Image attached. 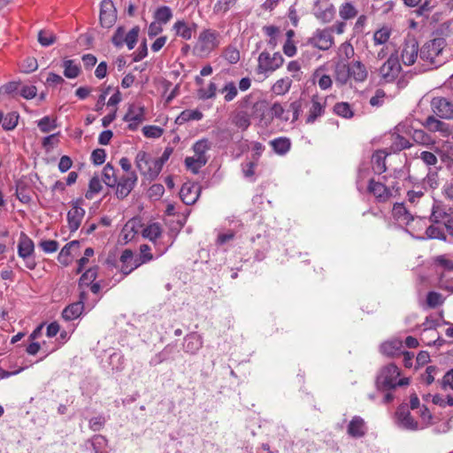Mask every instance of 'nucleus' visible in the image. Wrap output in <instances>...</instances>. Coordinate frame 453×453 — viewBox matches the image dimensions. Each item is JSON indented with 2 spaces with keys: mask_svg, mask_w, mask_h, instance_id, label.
I'll return each instance as SVG.
<instances>
[{
  "mask_svg": "<svg viewBox=\"0 0 453 453\" xmlns=\"http://www.w3.org/2000/svg\"><path fill=\"white\" fill-rule=\"evenodd\" d=\"M393 216L399 221L410 225L411 221L414 220V217L405 208L404 204L396 203L393 206Z\"/></svg>",
  "mask_w": 453,
  "mask_h": 453,
  "instance_id": "obj_26",
  "label": "nucleus"
},
{
  "mask_svg": "<svg viewBox=\"0 0 453 453\" xmlns=\"http://www.w3.org/2000/svg\"><path fill=\"white\" fill-rule=\"evenodd\" d=\"M84 310L82 302H75L66 306L62 311V318L66 321L79 318Z\"/></svg>",
  "mask_w": 453,
  "mask_h": 453,
  "instance_id": "obj_22",
  "label": "nucleus"
},
{
  "mask_svg": "<svg viewBox=\"0 0 453 453\" xmlns=\"http://www.w3.org/2000/svg\"><path fill=\"white\" fill-rule=\"evenodd\" d=\"M395 417L398 425L403 428L412 431L418 430V424L411 417L407 404H402L397 408Z\"/></svg>",
  "mask_w": 453,
  "mask_h": 453,
  "instance_id": "obj_15",
  "label": "nucleus"
},
{
  "mask_svg": "<svg viewBox=\"0 0 453 453\" xmlns=\"http://www.w3.org/2000/svg\"><path fill=\"white\" fill-rule=\"evenodd\" d=\"M291 84L292 81L289 78H282L273 84L272 90L276 95H284L288 92Z\"/></svg>",
  "mask_w": 453,
  "mask_h": 453,
  "instance_id": "obj_43",
  "label": "nucleus"
},
{
  "mask_svg": "<svg viewBox=\"0 0 453 453\" xmlns=\"http://www.w3.org/2000/svg\"><path fill=\"white\" fill-rule=\"evenodd\" d=\"M348 434L355 438H359L365 434V421L361 417H353L348 426Z\"/></svg>",
  "mask_w": 453,
  "mask_h": 453,
  "instance_id": "obj_21",
  "label": "nucleus"
},
{
  "mask_svg": "<svg viewBox=\"0 0 453 453\" xmlns=\"http://www.w3.org/2000/svg\"><path fill=\"white\" fill-rule=\"evenodd\" d=\"M19 118V116L16 111L9 112L4 117L3 116V128L6 131L13 130L18 125Z\"/></svg>",
  "mask_w": 453,
  "mask_h": 453,
  "instance_id": "obj_46",
  "label": "nucleus"
},
{
  "mask_svg": "<svg viewBox=\"0 0 453 453\" xmlns=\"http://www.w3.org/2000/svg\"><path fill=\"white\" fill-rule=\"evenodd\" d=\"M400 376V370L395 364L383 366L376 377V388L379 391L395 388L396 379Z\"/></svg>",
  "mask_w": 453,
  "mask_h": 453,
  "instance_id": "obj_2",
  "label": "nucleus"
},
{
  "mask_svg": "<svg viewBox=\"0 0 453 453\" xmlns=\"http://www.w3.org/2000/svg\"><path fill=\"white\" fill-rule=\"evenodd\" d=\"M162 228L159 223L149 224L142 229V236L149 239L151 242H155L158 237L161 236Z\"/></svg>",
  "mask_w": 453,
  "mask_h": 453,
  "instance_id": "obj_34",
  "label": "nucleus"
},
{
  "mask_svg": "<svg viewBox=\"0 0 453 453\" xmlns=\"http://www.w3.org/2000/svg\"><path fill=\"white\" fill-rule=\"evenodd\" d=\"M38 42L42 46H50L56 42V35L49 30H41L38 33Z\"/></svg>",
  "mask_w": 453,
  "mask_h": 453,
  "instance_id": "obj_55",
  "label": "nucleus"
},
{
  "mask_svg": "<svg viewBox=\"0 0 453 453\" xmlns=\"http://www.w3.org/2000/svg\"><path fill=\"white\" fill-rule=\"evenodd\" d=\"M271 117L268 119V122H271L274 118L288 120V117H284L283 114L285 110L280 103H274L271 108Z\"/></svg>",
  "mask_w": 453,
  "mask_h": 453,
  "instance_id": "obj_61",
  "label": "nucleus"
},
{
  "mask_svg": "<svg viewBox=\"0 0 453 453\" xmlns=\"http://www.w3.org/2000/svg\"><path fill=\"white\" fill-rule=\"evenodd\" d=\"M355 54L354 47L349 42H345L341 44L339 48V55L345 61L349 60Z\"/></svg>",
  "mask_w": 453,
  "mask_h": 453,
  "instance_id": "obj_60",
  "label": "nucleus"
},
{
  "mask_svg": "<svg viewBox=\"0 0 453 453\" xmlns=\"http://www.w3.org/2000/svg\"><path fill=\"white\" fill-rule=\"evenodd\" d=\"M220 92L225 94L224 99L226 102L233 101L238 94L237 87L234 81L226 82Z\"/></svg>",
  "mask_w": 453,
  "mask_h": 453,
  "instance_id": "obj_49",
  "label": "nucleus"
},
{
  "mask_svg": "<svg viewBox=\"0 0 453 453\" xmlns=\"http://www.w3.org/2000/svg\"><path fill=\"white\" fill-rule=\"evenodd\" d=\"M35 243L24 232L20 233L18 243V255L25 261L26 267L29 270L35 269L37 264L34 257Z\"/></svg>",
  "mask_w": 453,
  "mask_h": 453,
  "instance_id": "obj_3",
  "label": "nucleus"
},
{
  "mask_svg": "<svg viewBox=\"0 0 453 453\" xmlns=\"http://www.w3.org/2000/svg\"><path fill=\"white\" fill-rule=\"evenodd\" d=\"M387 154L382 150L376 151L372 157V170L377 174H381L387 170Z\"/></svg>",
  "mask_w": 453,
  "mask_h": 453,
  "instance_id": "obj_28",
  "label": "nucleus"
},
{
  "mask_svg": "<svg viewBox=\"0 0 453 453\" xmlns=\"http://www.w3.org/2000/svg\"><path fill=\"white\" fill-rule=\"evenodd\" d=\"M203 116V113L198 110H186L177 117L175 122L181 125L189 120H200Z\"/></svg>",
  "mask_w": 453,
  "mask_h": 453,
  "instance_id": "obj_39",
  "label": "nucleus"
},
{
  "mask_svg": "<svg viewBox=\"0 0 453 453\" xmlns=\"http://www.w3.org/2000/svg\"><path fill=\"white\" fill-rule=\"evenodd\" d=\"M351 78L357 82H363L367 79L368 71L365 65L359 60H354L349 64Z\"/></svg>",
  "mask_w": 453,
  "mask_h": 453,
  "instance_id": "obj_20",
  "label": "nucleus"
},
{
  "mask_svg": "<svg viewBox=\"0 0 453 453\" xmlns=\"http://www.w3.org/2000/svg\"><path fill=\"white\" fill-rule=\"evenodd\" d=\"M100 23L102 27L110 28L117 20V10L111 0H103L100 9Z\"/></svg>",
  "mask_w": 453,
  "mask_h": 453,
  "instance_id": "obj_11",
  "label": "nucleus"
},
{
  "mask_svg": "<svg viewBox=\"0 0 453 453\" xmlns=\"http://www.w3.org/2000/svg\"><path fill=\"white\" fill-rule=\"evenodd\" d=\"M448 213L449 209L447 210L440 204H434L429 220L434 224H440L447 218Z\"/></svg>",
  "mask_w": 453,
  "mask_h": 453,
  "instance_id": "obj_38",
  "label": "nucleus"
},
{
  "mask_svg": "<svg viewBox=\"0 0 453 453\" xmlns=\"http://www.w3.org/2000/svg\"><path fill=\"white\" fill-rule=\"evenodd\" d=\"M125 41V28L124 27H119L111 38V42L117 48H120L124 45Z\"/></svg>",
  "mask_w": 453,
  "mask_h": 453,
  "instance_id": "obj_64",
  "label": "nucleus"
},
{
  "mask_svg": "<svg viewBox=\"0 0 453 453\" xmlns=\"http://www.w3.org/2000/svg\"><path fill=\"white\" fill-rule=\"evenodd\" d=\"M203 346V341L196 333L187 334L184 338L183 349L186 353L194 355Z\"/></svg>",
  "mask_w": 453,
  "mask_h": 453,
  "instance_id": "obj_18",
  "label": "nucleus"
},
{
  "mask_svg": "<svg viewBox=\"0 0 453 453\" xmlns=\"http://www.w3.org/2000/svg\"><path fill=\"white\" fill-rule=\"evenodd\" d=\"M32 188L24 180L16 183V196L23 203H29L32 200Z\"/></svg>",
  "mask_w": 453,
  "mask_h": 453,
  "instance_id": "obj_23",
  "label": "nucleus"
},
{
  "mask_svg": "<svg viewBox=\"0 0 453 453\" xmlns=\"http://www.w3.org/2000/svg\"><path fill=\"white\" fill-rule=\"evenodd\" d=\"M446 44V40L442 37L434 38L426 42L420 48V59L434 67L441 65L446 61V58L442 56Z\"/></svg>",
  "mask_w": 453,
  "mask_h": 453,
  "instance_id": "obj_1",
  "label": "nucleus"
},
{
  "mask_svg": "<svg viewBox=\"0 0 453 453\" xmlns=\"http://www.w3.org/2000/svg\"><path fill=\"white\" fill-rule=\"evenodd\" d=\"M308 106V101L304 98H299L292 102L289 105V110L293 112L292 121H296L299 119L300 114L303 112V107Z\"/></svg>",
  "mask_w": 453,
  "mask_h": 453,
  "instance_id": "obj_47",
  "label": "nucleus"
},
{
  "mask_svg": "<svg viewBox=\"0 0 453 453\" xmlns=\"http://www.w3.org/2000/svg\"><path fill=\"white\" fill-rule=\"evenodd\" d=\"M223 57L230 64H236L240 60V51L233 45L227 46L224 52Z\"/></svg>",
  "mask_w": 453,
  "mask_h": 453,
  "instance_id": "obj_54",
  "label": "nucleus"
},
{
  "mask_svg": "<svg viewBox=\"0 0 453 453\" xmlns=\"http://www.w3.org/2000/svg\"><path fill=\"white\" fill-rule=\"evenodd\" d=\"M37 127L42 133H49L57 127L56 119L45 116L37 121Z\"/></svg>",
  "mask_w": 453,
  "mask_h": 453,
  "instance_id": "obj_56",
  "label": "nucleus"
},
{
  "mask_svg": "<svg viewBox=\"0 0 453 453\" xmlns=\"http://www.w3.org/2000/svg\"><path fill=\"white\" fill-rule=\"evenodd\" d=\"M268 109V103L265 100H259L256 102L252 106V114L258 118L261 121L265 120V111Z\"/></svg>",
  "mask_w": 453,
  "mask_h": 453,
  "instance_id": "obj_48",
  "label": "nucleus"
},
{
  "mask_svg": "<svg viewBox=\"0 0 453 453\" xmlns=\"http://www.w3.org/2000/svg\"><path fill=\"white\" fill-rule=\"evenodd\" d=\"M219 33L215 30H203L199 35L198 42L195 49L201 54L211 51L219 44Z\"/></svg>",
  "mask_w": 453,
  "mask_h": 453,
  "instance_id": "obj_5",
  "label": "nucleus"
},
{
  "mask_svg": "<svg viewBox=\"0 0 453 453\" xmlns=\"http://www.w3.org/2000/svg\"><path fill=\"white\" fill-rule=\"evenodd\" d=\"M118 178L114 167L110 164H106L103 170V181L110 188H115Z\"/></svg>",
  "mask_w": 453,
  "mask_h": 453,
  "instance_id": "obj_37",
  "label": "nucleus"
},
{
  "mask_svg": "<svg viewBox=\"0 0 453 453\" xmlns=\"http://www.w3.org/2000/svg\"><path fill=\"white\" fill-rule=\"evenodd\" d=\"M196 27L197 25L196 23L188 26L184 20H177L173 26V29L175 31L176 35L184 40H190Z\"/></svg>",
  "mask_w": 453,
  "mask_h": 453,
  "instance_id": "obj_19",
  "label": "nucleus"
},
{
  "mask_svg": "<svg viewBox=\"0 0 453 453\" xmlns=\"http://www.w3.org/2000/svg\"><path fill=\"white\" fill-rule=\"evenodd\" d=\"M119 261L121 263L120 272L124 275H128L143 264V261H142L138 256L135 257L134 252L129 249L123 250Z\"/></svg>",
  "mask_w": 453,
  "mask_h": 453,
  "instance_id": "obj_13",
  "label": "nucleus"
},
{
  "mask_svg": "<svg viewBox=\"0 0 453 453\" xmlns=\"http://www.w3.org/2000/svg\"><path fill=\"white\" fill-rule=\"evenodd\" d=\"M143 134L148 138H159L163 133V128L157 126H145L142 128Z\"/></svg>",
  "mask_w": 453,
  "mask_h": 453,
  "instance_id": "obj_62",
  "label": "nucleus"
},
{
  "mask_svg": "<svg viewBox=\"0 0 453 453\" xmlns=\"http://www.w3.org/2000/svg\"><path fill=\"white\" fill-rule=\"evenodd\" d=\"M335 81L343 85L351 78L349 64L339 62L335 65Z\"/></svg>",
  "mask_w": 453,
  "mask_h": 453,
  "instance_id": "obj_29",
  "label": "nucleus"
},
{
  "mask_svg": "<svg viewBox=\"0 0 453 453\" xmlns=\"http://www.w3.org/2000/svg\"><path fill=\"white\" fill-rule=\"evenodd\" d=\"M433 111L441 119H453V103L445 97H434L431 102Z\"/></svg>",
  "mask_w": 453,
  "mask_h": 453,
  "instance_id": "obj_14",
  "label": "nucleus"
},
{
  "mask_svg": "<svg viewBox=\"0 0 453 453\" xmlns=\"http://www.w3.org/2000/svg\"><path fill=\"white\" fill-rule=\"evenodd\" d=\"M233 123L242 130H246L250 126V114L247 111H238L233 119Z\"/></svg>",
  "mask_w": 453,
  "mask_h": 453,
  "instance_id": "obj_42",
  "label": "nucleus"
},
{
  "mask_svg": "<svg viewBox=\"0 0 453 453\" xmlns=\"http://www.w3.org/2000/svg\"><path fill=\"white\" fill-rule=\"evenodd\" d=\"M185 165L193 173H198L199 170L206 164L198 163V158L196 157H187L185 158Z\"/></svg>",
  "mask_w": 453,
  "mask_h": 453,
  "instance_id": "obj_63",
  "label": "nucleus"
},
{
  "mask_svg": "<svg viewBox=\"0 0 453 453\" xmlns=\"http://www.w3.org/2000/svg\"><path fill=\"white\" fill-rule=\"evenodd\" d=\"M326 99L313 95L311 99V106L309 108L305 122L306 124H313L319 117L323 116L326 111Z\"/></svg>",
  "mask_w": 453,
  "mask_h": 453,
  "instance_id": "obj_8",
  "label": "nucleus"
},
{
  "mask_svg": "<svg viewBox=\"0 0 453 453\" xmlns=\"http://www.w3.org/2000/svg\"><path fill=\"white\" fill-rule=\"evenodd\" d=\"M200 187L195 184L184 183L180 190V197L185 204L190 205L199 197Z\"/></svg>",
  "mask_w": 453,
  "mask_h": 453,
  "instance_id": "obj_17",
  "label": "nucleus"
},
{
  "mask_svg": "<svg viewBox=\"0 0 453 453\" xmlns=\"http://www.w3.org/2000/svg\"><path fill=\"white\" fill-rule=\"evenodd\" d=\"M64 75L69 79H74L79 76L81 69L74 64L73 60H65L63 62Z\"/></svg>",
  "mask_w": 453,
  "mask_h": 453,
  "instance_id": "obj_45",
  "label": "nucleus"
},
{
  "mask_svg": "<svg viewBox=\"0 0 453 453\" xmlns=\"http://www.w3.org/2000/svg\"><path fill=\"white\" fill-rule=\"evenodd\" d=\"M441 294L435 291H429L426 295V303L429 308H436L443 303Z\"/></svg>",
  "mask_w": 453,
  "mask_h": 453,
  "instance_id": "obj_58",
  "label": "nucleus"
},
{
  "mask_svg": "<svg viewBox=\"0 0 453 453\" xmlns=\"http://www.w3.org/2000/svg\"><path fill=\"white\" fill-rule=\"evenodd\" d=\"M96 277L97 267H92L88 269L85 273H82L79 280V288H82L83 287H88L90 284L94 282Z\"/></svg>",
  "mask_w": 453,
  "mask_h": 453,
  "instance_id": "obj_41",
  "label": "nucleus"
},
{
  "mask_svg": "<svg viewBox=\"0 0 453 453\" xmlns=\"http://www.w3.org/2000/svg\"><path fill=\"white\" fill-rule=\"evenodd\" d=\"M391 31L388 27H383L378 29L373 35L374 43L377 45L384 44L390 37Z\"/></svg>",
  "mask_w": 453,
  "mask_h": 453,
  "instance_id": "obj_53",
  "label": "nucleus"
},
{
  "mask_svg": "<svg viewBox=\"0 0 453 453\" xmlns=\"http://www.w3.org/2000/svg\"><path fill=\"white\" fill-rule=\"evenodd\" d=\"M173 12L169 6L163 5L158 7L154 12V19L162 25L167 24L173 18Z\"/></svg>",
  "mask_w": 453,
  "mask_h": 453,
  "instance_id": "obj_36",
  "label": "nucleus"
},
{
  "mask_svg": "<svg viewBox=\"0 0 453 453\" xmlns=\"http://www.w3.org/2000/svg\"><path fill=\"white\" fill-rule=\"evenodd\" d=\"M80 247V242L79 241H72L68 243H66L61 250V251L59 252L58 256V261L65 265V266H67L70 262H71V259H70V255H71V250L73 248H79Z\"/></svg>",
  "mask_w": 453,
  "mask_h": 453,
  "instance_id": "obj_31",
  "label": "nucleus"
},
{
  "mask_svg": "<svg viewBox=\"0 0 453 453\" xmlns=\"http://www.w3.org/2000/svg\"><path fill=\"white\" fill-rule=\"evenodd\" d=\"M102 184L97 176H94L90 179L88 183V189L85 194L87 199H92L95 194L99 193L102 190Z\"/></svg>",
  "mask_w": 453,
  "mask_h": 453,
  "instance_id": "obj_50",
  "label": "nucleus"
},
{
  "mask_svg": "<svg viewBox=\"0 0 453 453\" xmlns=\"http://www.w3.org/2000/svg\"><path fill=\"white\" fill-rule=\"evenodd\" d=\"M334 42L332 29H318L314 35L309 39V43L321 50H329Z\"/></svg>",
  "mask_w": 453,
  "mask_h": 453,
  "instance_id": "obj_9",
  "label": "nucleus"
},
{
  "mask_svg": "<svg viewBox=\"0 0 453 453\" xmlns=\"http://www.w3.org/2000/svg\"><path fill=\"white\" fill-rule=\"evenodd\" d=\"M391 140L392 142L389 147L391 153L400 152L405 149H409L411 146L409 140L400 134H392Z\"/></svg>",
  "mask_w": 453,
  "mask_h": 453,
  "instance_id": "obj_30",
  "label": "nucleus"
},
{
  "mask_svg": "<svg viewBox=\"0 0 453 453\" xmlns=\"http://www.w3.org/2000/svg\"><path fill=\"white\" fill-rule=\"evenodd\" d=\"M211 149V143L207 139H202L197 141L193 145V150L195 157L198 158V163L206 164L208 159L205 156L207 150Z\"/></svg>",
  "mask_w": 453,
  "mask_h": 453,
  "instance_id": "obj_24",
  "label": "nucleus"
},
{
  "mask_svg": "<svg viewBox=\"0 0 453 453\" xmlns=\"http://www.w3.org/2000/svg\"><path fill=\"white\" fill-rule=\"evenodd\" d=\"M144 107L130 105L127 112L123 117V120H135L138 122H142L144 120Z\"/></svg>",
  "mask_w": 453,
  "mask_h": 453,
  "instance_id": "obj_35",
  "label": "nucleus"
},
{
  "mask_svg": "<svg viewBox=\"0 0 453 453\" xmlns=\"http://www.w3.org/2000/svg\"><path fill=\"white\" fill-rule=\"evenodd\" d=\"M82 199H77L72 203V209L67 212L68 227L71 232H75L81 226L85 215V210L80 206Z\"/></svg>",
  "mask_w": 453,
  "mask_h": 453,
  "instance_id": "obj_12",
  "label": "nucleus"
},
{
  "mask_svg": "<svg viewBox=\"0 0 453 453\" xmlns=\"http://www.w3.org/2000/svg\"><path fill=\"white\" fill-rule=\"evenodd\" d=\"M150 158L147 152L140 150L135 157V165L140 173L148 175L149 167H150Z\"/></svg>",
  "mask_w": 453,
  "mask_h": 453,
  "instance_id": "obj_33",
  "label": "nucleus"
},
{
  "mask_svg": "<svg viewBox=\"0 0 453 453\" xmlns=\"http://www.w3.org/2000/svg\"><path fill=\"white\" fill-rule=\"evenodd\" d=\"M400 342H386L380 345V352L388 357L395 356L400 350Z\"/></svg>",
  "mask_w": 453,
  "mask_h": 453,
  "instance_id": "obj_44",
  "label": "nucleus"
},
{
  "mask_svg": "<svg viewBox=\"0 0 453 453\" xmlns=\"http://www.w3.org/2000/svg\"><path fill=\"white\" fill-rule=\"evenodd\" d=\"M140 27H134L126 35L124 43L127 44L128 50H133L138 41Z\"/></svg>",
  "mask_w": 453,
  "mask_h": 453,
  "instance_id": "obj_51",
  "label": "nucleus"
},
{
  "mask_svg": "<svg viewBox=\"0 0 453 453\" xmlns=\"http://www.w3.org/2000/svg\"><path fill=\"white\" fill-rule=\"evenodd\" d=\"M339 14L343 19H349L357 16V11L350 3H344L341 5Z\"/></svg>",
  "mask_w": 453,
  "mask_h": 453,
  "instance_id": "obj_52",
  "label": "nucleus"
},
{
  "mask_svg": "<svg viewBox=\"0 0 453 453\" xmlns=\"http://www.w3.org/2000/svg\"><path fill=\"white\" fill-rule=\"evenodd\" d=\"M420 49L414 37L407 38L403 45L401 58L405 65H411L416 62Z\"/></svg>",
  "mask_w": 453,
  "mask_h": 453,
  "instance_id": "obj_10",
  "label": "nucleus"
},
{
  "mask_svg": "<svg viewBox=\"0 0 453 453\" xmlns=\"http://www.w3.org/2000/svg\"><path fill=\"white\" fill-rule=\"evenodd\" d=\"M257 61V73H265L280 68L284 62V58L280 52H276L271 56L269 52L263 51L259 54Z\"/></svg>",
  "mask_w": 453,
  "mask_h": 453,
  "instance_id": "obj_4",
  "label": "nucleus"
},
{
  "mask_svg": "<svg viewBox=\"0 0 453 453\" xmlns=\"http://www.w3.org/2000/svg\"><path fill=\"white\" fill-rule=\"evenodd\" d=\"M334 112L344 119H351L354 116V111L347 102L336 103L334 106Z\"/></svg>",
  "mask_w": 453,
  "mask_h": 453,
  "instance_id": "obj_40",
  "label": "nucleus"
},
{
  "mask_svg": "<svg viewBox=\"0 0 453 453\" xmlns=\"http://www.w3.org/2000/svg\"><path fill=\"white\" fill-rule=\"evenodd\" d=\"M217 85L214 82H210L207 88H199L197 96L202 100L211 99L216 96Z\"/></svg>",
  "mask_w": 453,
  "mask_h": 453,
  "instance_id": "obj_57",
  "label": "nucleus"
},
{
  "mask_svg": "<svg viewBox=\"0 0 453 453\" xmlns=\"http://www.w3.org/2000/svg\"><path fill=\"white\" fill-rule=\"evenodd\" d=\"M367 188L380 203L388 201L391 196V191L389 188L381 182L375 181L373 179L369 180Z\"/></svg>",
  "mask_w": 453,
  "mask_h": 453,
  "instance_id": "obj_16",
  "label": "nucleus"
},
{
  "mask_svg": "<svg viewBox=\"0 0 453 453\" xmlns=\"http://www.w3.org/2000/svg\"><path fill=\"white\" fill-rule=\"evenodd\" d=\"M426 234L429 239L446 240V235L442 228L434 225L429 226L426 230Z\"/></svg>",
  "mask_w": 453,
  "mask_h": 453,
  "instance_id": "obj_59",
  "label": "nucleus"
},
{
  "mask_svg": "<svg viewBox=\"0 0 453 453\" xmlns=\"http://www.w3.org/2000/svg\"><path fill=\"white\" fill-rule=\"evenodd\" d=\"M137 180L138 177L135 172H131L126 175L121 176L120 179L117 180V184L115 186L116 196L120 200L125 199L135 187Z\"/></svg>",
  "mask_w": 453,
  "mask_h": 453,
  "instance_id": "obj_7",
  "label": "nucleus"
},
{
  "mask_svg": "<svg viewBox=\"0 0 453 453\" xmlns=\"http://www.w3.org/2000/svg\"><path fill=\"white\" fill-rule=\"evenodd\" d=\"M275 153L279 155H285L288 153L291 147V142L287 137H279L270 142Z\"/></svg>",
  "mask_w": 453,
  "mask_h": 453,
  "instance_id": "obj_32",
  "label": "nucleus"
},
{
  "mask_svg": "<svg viewBox=\"0 0 453 453\" xmlns=\"http://www.w3.org/2000/svg\"><path fill=\"white\" fill-rule=\"evenodd\" d=\"M402 70L398 56L391 54L388 60L380 66L379 73L385 82L394 81Z\"/></svg>",
  "mask_w": 453,
  "mask_h": 453,
  "instance_id": "obj_6",
  "label": "nucleus"
},
{
  "mask_svg": "<svg viewBox=\"0 0 453 453\" xmlns=\"http://www.w3.org/2000/svg\"><path fill=\"white\" fill-rule=\"evenodd\" d=\"M137 233L138 231L135 228V222L129 220L123 226L119 234V242L122 244H127L134 240Z\"/></svg>",
  "mask_w": 453,
  "mask_h": 453,
  "instance_id": "obj_25",
  "label": "nucleus"
},
{
  "mask_svg": "<svg viewBox=\"0 0 453 453\" xmlns=\"http://www.w3.org/2000/svg\"><path fill=\"white\" fill-rule=\"evenodd\" d=\"M425 127L431 132H441L444 134H448L449 133V125L437 119L434 116L427 117Z\"/></svg>",
  "mask_w": 453,
  "mask_h": 453,
  "instance_id": "obj_27",
  "label": "nucleus"
}]
</instances>
